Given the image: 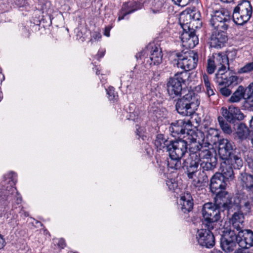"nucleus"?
I'll return each mask as SVG.
<instances>
[{
    "label": "nucleus",
    "mask_w": 253,
    "mask_h": 253,
    "mask_svg": "<svg viewBox=\"0 0 253 253\" xmlns=\"http://www.w3.org/2000/svg\"><path fill=\"white\" fill-rule=\"evenodd\" d=\"M236 133L240 139H245L249 135V129L245 124L241 123L238 126Z\"/></svg>",
    "instance_id": "72a5a7b5"
},
{
    "label": "nucleus",
    "mask_w": 253,
    "mask_h": 253,
    "mask_svg": "<svg viewBox=\"0 0 253 253\" xmlns=\"http://www.w3.org/2000/svg\"><path fill=\"white\" fill-rule=\"evenodd\" d=\"M227 40L226 32L214 31L210 38V45L215 48H221L225 45Z\"/></svg>",
    "instance_id": "6ab92c4d"
},
{
    "label": "nucleus",
    "mask_w": 253,
    "mask_h": 253,
    "mask_svg": "<svg viewBox=\"0 0 253 253\" xmlns=\"http://www.w3.org/2000/svg\"><path fill=\"white\" fill-rule=\"evenodd\" d=\"M244 103V107L245 109L253 110V97L249 98L245 97Z\"/></svg>",
    "instance_id": "09e8293b"
},
{
    "label": "nucleus",
    "mask_w": 253,
    "mask_h": 253,
    "mask_svg": "<svg viewBox=\"0 0 253 253\" xmlns=\"http://www.w3.org/2000/svg\"><path fill=\"white\" fill-rule=\"evenodd\" d=\"M244 216L243 213L240 212H235L231 218V222L234 229H236L238 232L242 230L244 228Z\"/></svg>",
    "instance_id": "cd10ccee"
},
{
    "label": "nucleus",
    "mask_w": 253,
    "mask_h": 253,
    "mask_svg": "<svg viewBox=\"0 0 253 253\" xmlns=\"http://www.w3.org/2000/svg\"><path fill=\"white\" fill-rule=\"evenodd\" d=\"M188 11L189 10L186 9L180 14L179 17V23L184 32L187 31L186 28L188 29V31L191 30L190 28V25L192 21L191 18V15L188 13Z\"/></svg>",
    "instance_id": "7c9ffc66"
},
{
    "label": "nucleus",
    "mask_w": 253,
    "mask_h": 253,
    "mask_svg": "<svg viewBox=\"0 0 253 253\" xmlns=\"http://www.w3.org/2000/svg\"><path fill=\"white\" fill-rule=\"evenodd\" d=\"M238 244V237L234 230L225 232L220 239V246L226 253H231L237 247Z\"/></svg>",
    "instance_id": "1a4fd4ad"
},
{
    "label": "nucleus",
    "mask_w": 253,
    "mask_h": 253,
    "mask_svg": "<svg viewBox=\"0 0 253 253\" xmlns=\"http://www.w3.org/2000/svg\"><path fill=\"white\" fill-rule=\"evenodd\" d=\"M250 126L251 127H253V116L252 117V118L250 121Z\"/></svg>",
    "instance_id": "e2e57ef3"
},
{
    "label": "nucleus",
    "mask_w": 253,
    "mask_h": 253,
    "mask_svg": "<svg viewBox=\"0 0 253 253\" xmlns=\"http://www.w3.org/2000/svg\"><path fill=\"white\" fill-rule=\"evenodd\" d=\"M203 80L205 86L211 84L209 77L206 74L203 75Z\"/></svg>",
    "instance_id": "603ef678"
},
{
    "label": "nucleus",
    "mask_w": 253,
    "mask_h": 253,
    "mask_svg": "<svg viewBox=\"0 0 253 253\" xmlns=\"http://www.w3.org/2000/svg\"><path fill=\"white\" fill-rule=\"evenodd\" d=\"M249 167L252 169L253 171V153H250L247 155L246 159Z\"/></svg>",
    "instance_id": "3c124183"
},
{
    "label": "nucleus",
    "mask_w": 253,
    "mask_h": 253,
    "mask_svg": "<svg viewBox=\"0 0 253 253\" xmlns=\"http://www.w3.org/2000/svg\"><path fill=\"white\" fill-rule=\"evenodd\" d=\"M17 175L14 172H10L7 174L8 179V185H7L5 192H3L4 198L7 200L11 195H14V200L17 205H19L22 202V197L17 191L16 188L14 186L16 182Z\"/></svg>",
    "instance_id": "9d476101"
},
{
    "label": "nucleus",
    "mask_w": 253,
    "mask_h": 253,
    "mask_svg": "<svg viewBox=\"0 0 253 253\" xmlns=\"http://www.w3.org/2000/svg\"><path fill=\"white\" fill-rule=\"evenodd\" d=\"M111 29V27H106L105 29L104 35L107 37L110 36V31Z\"/></svg>",
    "instance_id": "bf43d9fd"
},
{
    "label": "nucleus",
    "mask_w": 253,
    "mask_h": 253,
    "mask_svg": "<svg viewBox=\"0 0 253 253\" xmlns=\"http://www.w3.org/2000/svg\"><path fill=\"white\" fill-rule=\"evenodd\" d=\"M222 162L220 163V174L222 177L227 181L232 180L234 178V173L233 167L228 164L225 160H222Z\"/></svg>",
    "instance_id": "b1692460"
},
{
    "label": "nucleus",
    "mask_w": 253,
    "mask_h": 253,
    "mask_svg": "<svg viewBox=\"0 0 253 253\" xmlns=\"http://www.w3.org/2000/svg\"><path fill=\"white\" fill-rule=\"evenodd\" d=\"M224 119L225 118L221 116H219L218 117L217 119L219 125L221 129L224 133L230 134L232 132V128L230 126L227 122V121H225Z\"/></svg>",
    "instance_id": "e433bc0d"
},
{
    "label": "nucleus",
    "mask_w": 253,
    "mask_h": 253,
    "mask_svg": "<svg viewBox=\"0 0 253 253\" xmlns=\"http://www.w3.org/2000/svg\"><path fill=\"white\" fill-rule=\"evenodd\" d=\"M142 7V4L135 1H130L123 4L121 11L119 14L118 20L119 21L125 18V16L135 10L140 9Z\"/></svg>",
    "instance_id": "5701e85b"
},
{
    "label": "nucleus",
    "mask_w": 253,
    "mask_h": 253,
    "mask_svg": "<svg viewBox=\"0 0 253 253\" xmlns=\"http://www.w3.org/2000/svg\"><path fill=\"white\" fill-rule=\"evenodd\" d=\"M180 38L184 45L190 48H194L199 43L198 38L195 35L193 28L191 30L183 32Z\"/></svg>",
    "instance_id": "4be33fe9"
},
{
    "label": "nucleus",
    "mask_w": 253,
    "mask_h": 253,
    "mask_svg": "<svg viewBox=\"0 0 253 253\" xmlns=\"http://www.w3.org/2000/svg\"><path fill=\"white\" fill-rule=\"evenodd\" d=\"M5 245V241L3 237L0 234V249L3 248Z\"/></svg>",
    "instance_id": "6e6d98bb"
},
{
    "label": "nucleus",
    "mask_w": 253,
    "mask_h": 253,
    "mask_svg": "<svg viewBox=\"0 0 253 253\" xmlns=\"http://www.w3.org/2000/svg\"><path fill=\"white\" fill-rule=\"evenodd\" d=\"M186 72H178L167 83V92L170 98L173 99L183 93L182 84L188 78Z\"/></svg>",
    "instance_id": "39448f33"
},
{
    "label": "nucleus",
    "mask_w": 253,
    "mask_h": 253,
    "mask_svg": "<svg viewBox=\"0 0 253 253\" xmlns=\"http://www.w3.org/2000/svg\"><path fill=\"white\" fill-rule=\"evenodd\" d=\"M24 215L25 216H28V214L27 213H26V212H24Z\"/></svg>",
    "instance_id": "338daca9"
},
{
    "label": "nucleus",
    "mask_w": 253,
    "mask_h": 253,
    "mask_svg": "<svg viewBox=\"0 0 253 253\" xmlns=\"http://www.w3.org/2000/svg\"><path fill=\"white\" fill-rule=\"evenodd\" d=\"M186 9L187 10H189L188 13L191 15L192 21H194L199 20L200 19L201 13L199 11L197 10L195 8H193L192 9L190 8H187Z\"/></svg>",
    "instance_id": "37998d69"
},
{
    "label": "nucleus",
    "mask_w": 253,
    "mask_h": 253,
    "mask_svg": "<svg viewBox=\"0 0 253 253\" xmlns=\"http://www.w3.org/2000/svg\"><path fill=\"white\" fill-rule=\"evenodd\" d=\"M214 204L222 212L226 210L229 211L233 206L231 197L229 194L225 191L215 194Z\"/></svg>",
    "instance_id": "4468645a"
},
{
    "label": "nucleus",
    "mask_w": 253,
    "mask_h": 253,
    "mask_svg": "<svg viewBox=\"0 0 253 253\" xmlns=\"http://www.w3.org/2000/svg\"><path fill=\"white\" fill-rule=\"evenodd\" d=\"M221 114L230 123H234L236 121H241L244 118V115L238 107L231 105L228 108H221Z\"/></svg>",
    "instance_id": "ddd939ff"
},
{
    "label": "nucleus",
    "mask_w": 253,
    "mask_h": 253,
    "mask_svg": "<svg viewBox=\"0 0 253 253\" xmlns=\"http://www.w3.org/2000/svg\"><path fill=\"white\" fill-rule=\"evenodd\" d=\"M217 66L219 67L217 73L215 74V82L220 84H236L238 83L239 78L236 76L232 75L229 70V60L225 54L219 53L212 56Z\"/></svg>",
    "instance_id": "f257e3e1"
},
{
    "label": "nucleus",
    "mask_w": 253,
    "mask_h": 253,
    "mask_svg": "<svg viewBox=\"0 0 253 253\" xmlns=\"http://www.w3.org/2000/svg\"><path fill=\"white\" fill-rule=\"evenodd\" d=\"M253 12L252 7L248 0H244L235 7L232 14L233 21L242 25L250 19Z\"/></svg>",
    "instance_id": "0eeeda50"
},
{
    "label": "nucleus",
    "mask_w": 253,
    "mask_h": 253,
    "mask_svg": "<svg viewBox=\"0 0 253 253\" xmlns=\"http://www.w3.org/2000/svg\"><path fill=\"white\" fill-rule=\"evenodd\" d=\"M219 208L216 207L214 204L207 203L204 205L202 214L204 218L203 224L205 227L209 229H213L214 222L218 221L221 217Z\"/></svg>",
    "instance_id": "423d86ee"
},
{
    "label": "nucleus",
    "mask_w": 253,
    "mask_h": 253,
    "mask_svg": "<svg viewBox=\"0 0 253 253\" xmlns=\"http://www.w3.org/2000/svg\"><path fill=\"white\" fill-rule=\"evenodd\" d=\"M172 56L174 57V60L177 61V67L183 69L184 72H187L197 67L198 55L194 51L174 53Z\"/></svg>",
    "instance_id": "20e7f679"
},
{
    "label": "nucleus",
    "mask_w": 253,
    "mask_h": 253,
    "mask_svg": "<svg viewBox=\"0 0 253 253\" xmlns=\"http://www.w3.org/2000/svg\"><path fill=\"white\" fill-rule=\"evenodd\" d=\"M238 245L243 249L253 247V231L250 229L239 231L237 234Z\"/></svg>",
    "instance_id": "dca6fc26"
},
{
    "label": "nucleus",
    "mask_w": 253,
    "mask_h": 253,
    "mask_svg": "<svg viewBox=\"0 0 253 253\" xmlns=\"http://www.w3.org/2000/svg\"><path fill=\"white\" fill-rule=\"evenodd\" d=\"M211 253H223L220 251L215 250L211 252Z\"/></svg>",
    "instance_id": "0e129e2a"
},
{
    "label": "nucleus",
    "mask_w": 253,
    "mask_h": 253,
    "mask_svg": "<svg viewBox=\"0 0 253 253\" xmlns=\"http://www.w3.org/2000/svg\"><path fill=\"white\" fill-rule=\"evenodd\" d=\"M105 51L103 50H99L96 55L97 58L98 59L102 58L104 55Z\"/></svg>",
    "instance_id": "13d9d810"
},
{
    "label": "nucleus",
    "mask_w": 253,
    "mask_h": 253,
    "mask_svg": "<svg viewBox=\"0 0 253 253\" xmlns=\"http://www.w3.org/2000/svg\"><path fill=\"white\" fill-rule=\"evenodd\" d=\"M205 86L206 87L207 94L209 96L212 95L214 94V91H213L211 84L209 85L208 86Z\"/></svg>",
    "instance_id": "864d4df0"
},
{
    "label": "nucleus",
    "mask_w": 253,
    "mask_h": 253,
    "mask_svg": "<svg viewBox=\"0 0 253 253\" xmlns=\"http://www.w3.org/2000/svg\"><path fill=\"white\" fill-rule=\"evenodd\" d=\"M66 244L65 240L63 239H60L59 240L58 242V246L59 247L63 249L65 247Z\"/></svg>",
    "instance_id": "5fc2aeb1"
},
{
    "label": "nucleus",
    "mask_w": 253,
    "mask_h": 253,
    "mask_svg": "<svg viewBox=\"0 0 253 253\" xmlns=\"http://www.w3.org/2000/svg\"><path fill=\"white\" fill-rule=\"evenodd\" d=\"M173 3L178 6L184 7L191 3H197L198 0H171Z\"/></svg>",
    "instance_id": "79ce46f5"
},
{
    "label": "nucleus",
    "mask_w": 253,
    "mask_h": 253,
    "mask_svg": "<svg viewBox=\"0 0 253 253\" xmlns=\"http://www.w3.org/2000/svg\"><path fill=\"white\" fill-rule=\"evenodd\" d=\"M233 143L227 139L223 138L218 142V154L222 160L228 158L233 154Z\"/></svg>",
    "instance_id": "412c9836"
},
{
    "label": "nucleus",
    "mask_w": 253,
    "mask_h": 253,
    "mask_svg": "<svg viewBox=\"0 0 253 253\" xmlns=\"http://www.w3.org/2000/svg\"><path fill=\"white\" fill-rule=\"evenodd\" d=\"M219 85V89L220 93L221 95L225 97H228L231 94L232 91L230 87H232L233 86L236 85V84H218Z\"/></svg>",
    "instance_id": "4c0bfd02"
},
{
    "label": "nucleus",
    "mask_w": 253,
    "mask_h": 253,
    "mask_svg": "<svg viewBox=\"0 0 253 253\" xmlns=\"http://www.w3.org/2000/svg\"><path fill=\"white\" fill-rule=\"evenodd\" d=\"M108 95V97L110 100H116L118 97L117 93L115 91L113 87H109L106 89Z\"/></svg>",
    "instance_id": "a18cd8bd"
},
{
    "label": "nucleus",
    "mask_w": 253,
    "mask_h": 253,
    "mask_svg": "<svg viewBox=\"0 0 253 253\" xmlns=\"http://www.w3.org/2000/svg\"><path fill=\"white\" fill-rule=\"evenodd\" d=\"M183 93L184 94L176 104V109L179 114L183 116H191L193 112L192 108H195L200 105V97L192 90H183Z\"/></svg>",
    "instance_id": "7ed1b4c3"
},
{
    "label": "nucleus",
    "mask_w": 253,
    "mask_h": 253,
    "mask_svg": "<svg viewBox=\"0 0 253 253\" xmlns=\"http://www.w3.org/2000/svg\"><path fill=\"white\" fill-rule=\"evenodd\" d=\"M4 180L2 182V188L0 189V198L2 199H5L6 198H4L3 192H5V188L7 185H8V179L7 177V174L4 176Z\"/></svg>",
    "instance_id": "de8ad7c7"
},
{
    "label": "nucleus",
    "mask_w": 253,
    "mask_h": 253,
    "mask_svg": "<svg viewBox=\"0 0 253 253\" xmlns=\"http://www.w3.org/2000/svg\"><path fill=\"white\" fill-rule=\"evenodd\" d=\"M211 161V159L210 160ZM200 167L202 169V171H207L210 172L211 171H212L216 166V162L215 161L211 162L209 160H203L202 161H200Z\"/></svg>",
    "instance_id": "c9c22d12"
},
{
    "label": "nucleus",
    "mask_w": 253,
    "mask_h": 253,
    "mask_svg": "<svg viewBox=\"0 0 253 253\" xmlns=\"http://www.w3.org/2000/svg\"><path fill=\"white\" fill-rule=\"evenodd\" d=\"M212 229H201L197 232L196 238L199 244L207 248H212L215 244L214 237L211 232Z\"/></svg>",
    "instance_id": "9b49d317"
},
{
    "label": "nucleus",
    "mask_w": 253,
    "mask_h": 253,
    "mask_svg": "<svg viewBox=\"0 0 253 253\" xmlns=\"http://www.w3.org/2000/svg\"><path fill=\"white\" fill-rule=\"evenodd\" d=\"M231 21L229 12L222 9L214 13L210 20V24L215 31L226 32Z\"/></svg>",
    "instance_id": "6e6552de"
},
{
    "label": "nucleus",
    "mask_w": 253,
    "mask_h": 253,
    "mask_svg": "<svg viewBox=\"0 0 253 253\" xmlns=\"http://www.w3.org/2000/svg\"><path fill=\"white\" fill-rule=\"evenodd\" d=\"M253 71V62L246 63L243 67L238 70L239 74L248 73Z\"/></svg>",
    "instance_id": "a19ab883"
},
{
    "label": "nucleus",
    "mask_w": 253,
    "mask_h": 253,
    "mask_svg": "<svg viewBox=\"0 0 253 253\" xmlns=\"http://www.w3.org/2000/svg\"><path fill=\"white\" fill-rule=\"evenodd\" d=\"M14 2L17 4V5H21V4H22L25 0H13Z\"/></svg>",
    "instance_id": "680f3d73"
},
{
    "label": "nucleus",
    "mask_w": 253,
    "mask_h": 253,
    "mask_svg": "<svg viewBox=\"0 0 253 253\" xmlns=\"http://www.w3.org/2000/svg\"><path fill=\"white\" fill-rule=\"evenodd\" d=\"M240 208L242 212L247 213L250 212L251 208V204L248 200H242L239 203Z\"/></svg>",
    "instance_id": "58836bf2"
},
{
    "label": "nucleus",
    "mask_w": 253,
    "mask_h": 253,
    "mask_svg": "<svg viewBox=\"0 0 253 253\" xmlns=\"http://www.w3.org/2000/svg\"><path fill=\"white\" fill-rule=\"evenodd\" d=\"M192 183L196 187H202L208 181V175L206 172L197 170L192 178Z\"/></svg>",
    "instance_id": "393cba45"
},
{
    "label": "nucleus",
    "mask_w": 253,
    "mask_h": 253,
    "mask_svg": "<svg viewBox=\"0 0 253 253\" xmlns=\"http://www.w3.org/2000/svg\"><path fill=\"white\" fill-rule=\"evenodd\" d=\"M198 158H199V162L203 160H209L211 159L212 153L211 151L206 146H203L197 154Z\"/></svg>",
    "instance_id": "f704fd0d"
},
{
    "label": "nucleus",
    "mask_w": 253,
    "mask_h": 253,
    "mask_svg": "<svg viewBox=\"0 0 253 253\" xmlns=\"http://www.w3.org/2000/svg\"><path fill=\"white\" fill-rule=\"evenodd\" d=\"M246 249H239L238 250L235 251L234 253H250L248 251H247Z\"/></svg>",
    "instance_id": "4d7b16f0"
},
{
    "label": "nucleus",
    "mask_w": 253,
    "mask_h": 253,
    "mask_svg": "<svg viewBox=\"0 0 253 253\" xmlns=\"http://www.w3.org/2000/svg\"><path fill=\"white\" fill-rule=\"evenodd\" d=\"M244 92V87L242 85L239 86L229 99V101L231 103H236L239 102L242 98L245 99Z\"/></svg>",
    "instance_id": "2f4dec72"
},
{
    "label": "nucleus",
    "mask_w": 253,
    "mask_h": 253,
    "mask_svg": "<svg viewBox=\"0 0 253 253\" xmlns=\"http://www.w3.org/2000/svg\"><path fill=\"white\" fill-rule=\"evenodd\" d=\"M163 54L161 48L159 45H154L151 47L150 51V59L151 62L150 65H158L162 63Z\"/></svg>",
    "instance_id": "a878e982"
},
{
    "label": "nucleus",
    "mask_w": 253,
    "mask_h": 253,
    "mask_svg": "<svg viewBox=\"0 0 253 253\" xmlns=\"http://www.w3.org/2000/svg\"><path fill=\"white\" fill-rule=\"evenodd\" d=\"M227 181L222 177L219 173L216 172L211 179L210 189L211 192L216 194L225 191Z\"/></svg>",
    "instance_id": "f3484780"
},
{
    "label": "nucleus",
    "mask_w": 253,
    "mask_h": 253,
    "mask_svg": "<svg viewBox=\"0 0 253 253\" xmlns=\"http://www.w3.org/2000/svg\"><path fill=\"white\" fill-rule=\"evenodd\" d=\"M171 141L166 139L163 134H158L155 140L154 144L158 150L168 151V146Z\"/></svg>",
    "instance_id": "c85d7f7f"
},
{
    "label": "nucleus",
    "mask_w": 253,
    "mask_h": 253,
    "mask_svg": "<svg viewBox=\"0 0 253 253\" xmlns=\"http://www.w3.org/2000/svg\"><path fill=\"white\" fill-rule=\"evenodd\" d=\"M191 127L192 125L190 121H185L184 120H179L171 124L169 130L174 137L185 133L187 135L190 131H193L192 130Z\"/></svg>",
    "instance_id": "f8f14e48"
},
{
    "label": "nucleus",
    "mask_w": 253,
    "mask_h": 253,
    "mask_svg": "<svg viewBox=\"0 0 253 253\" xmlns=\"http://www.w3.org/2000/svg\"><path fill=\"white\" fill-rule=\"evenodd\" d=\"M221 1L224 2H230L232 0H220Z\"/></svg>",
    "instance_id": "69168bd1"
},
{
    "label": "nucleus",
    "mask_w": 253,
    "mask_h": 253,
    "mask_svg": "<svg viewBox=\"0 0 253 253\" xmlns=\"http://www.w3.org/2000/svg\"><path fill=\"white\" fill-rule=\"evenodd\" d=\"M168 148L169 158L168 160V167L173 172V170L179 169L182 167L181 159L187 152V142L181 139L171 141Z\"/></svg>",
    "instance_id": "f03ea898"
},
{
    "label": "nucleus",
    "mask_w": 253,
    "mask_h": 253,
    "mask_svg": "<svg viewBox=\"0 0 253 253\" xmlns=\"http://www.w3.org/2000/svg\"><path fill=\"white\" fill-rule=\"evenodd\" d=\"M219 132L217 129L210 128L208 129L207 132V137L208 139H210L211 141L214 138L218 137Z\"/></svg>",
    "instance_id": "c03bdc74"
},
{
    "label": "nucleus",
    "mask_w": 253,
    "mask_h": 253,
    "mask_svg": "<svg viewBox=\"0 0 253 253\" xmlns=\"http://www.w3.org/2000/svg\"><path fill=\"white\" fill-rule=\"evenodd\" d=\"M165 10L164 2L162 0H154L152 2L150 11L153 14H159Z\"/></svg>",
    "instance_id": "473e14b6"
},
{
    "label": "nucleus",
    "mask_w": 253,
    "mask_h": 253,
    "mask_svg": "<svg viewBox=\"0 0 253 253\" xmlns=\"http://www.w3.org/2000/svg\"><path fill=\"white\" fill-rule=\"evenodd\" d=\"M217 67L212 57L208 60L207 70L209 74H212L214 73L216 67Z\"/></svg>",
    "instance_id": "ea45409f"
},
{
    "label": "nucleus",
    "mask_w": 253,
    "mask_h": 253,
    "mask_svg": "<svg viewBox=\"0 0 253 253\" xmlns=\"http://www.w3.org/2000/svg\"><path fill=\"white\" fill-rule=\"evenodd\" d=\"M224 160L234 169H240L243 165V161L240 154H235L233 153L228 158Z\"/></svg>",
    "instance_id": "c756f323"
},
{
    "label": "nucleus",
    "mask_w": 253,
    "mask_h": 253,
    "mask_svg": "<svg viewBox=\"0 0 253 253\" xmlns=\"http://www.w3.org/2000/svg\"><path fill=\"white\" fill-rule=\"evenodd\" d=\"M199 158L195 154H190L182 164V167L186 170L188 178H192L197 172L199 165Z\"/></svg>",
    "instance_id": "2eb2a0df"
},
{
    "label": "nucleus",
    "mask_w": 253,
    "mask_h": 253,
    "mask_svg": "<svg viewBox=\"0 0 253 253\" xmlns=\"http://www.w3.org/2000/svg\"><path fill=\"white\" fill-rule=\"evenodd\" d=\"M166 184L169 190L174 191L177 188L178 184L174 179H168L166 181Z\"/></svg>",
    "instance_id": "49530a36"
},
{
    "label": "nucleus",
    "mask_w": 253,
    "mask_h": 253,
    "mask_svg": "<svg viewBox=\"0 0 253 253\" xmlns=\"http://www.w3.org/2000/svg\"><path fill=\"white\" fill-rule=\"evenodd\" d=\"M154 114L155 115V116H156V118H160L161 117V113H160V111L159 110H155L154 111V112H153Z\"/></svg>",
    "instance_id": "052dcab7"
},
{
    "label": "nucleus",
    "mask_w": 253,
    "mask_h": 253,
    "mask_svg": "<svg viewBox=\"0 0 253 253\" xmlns=\"http://www.w3.org/2000/svg\"><path fill=\"white\" fill-rule=\"evenodd\" d=\"M1 99H2L1 93H0V101H1Z\"/></svg>",
    "instance_id": "774afa93"
},
{
    "label": "nucleus",
    "mask_w": 253,
    "mask_h": 253,
    "mask_svg": "<svg viewBox=\"0 0 253 253\" xmlns=\"http://www.w3.org/2000/svg\"><path fill=\"white\" fill-rule=\"evenodd\" d=\"M253 82L251 83L246 88H244V94L245 97H253Z\"/></svg>",
    "instance_id": "8fccbe9b"
},
{
    "label": "nucleus",
    "mask_w": 253,
    "mask_h": 253,
    "mask_svg": "<svg viewBox=\"0 0 253 253\" xmlns=\"http://www.w3.org/2000/svg\"><path fill=\"white\" fill-rule=\"evenodd\" d=\"M238 179L242 188L248 192L253 202V175L244 172L240 174Z\"/></svg>",
    "instance_id": "a211bd4d"
},
{
    "label": "nucleus",
    "mask_w": 253,
    "mask_h": 253,
    "mask_svg": "<svg viewBox=\"0 0 253 253\" xmlns=\"http://www.w3.org/2000/svg\"><path fill=\"white\" fill-rule=\"evenodd\" d=\"M185 137H186L185 141L187 142V146L189 145L190 154H194L196 155V157H198L197 154L203 145L197 141L198 137L197 133L194 130L190 131Z\"/></svg>",
    "instance_id": "aec40b11"
},
{
    "label": "nucleus",
    "mask_w": 253,
    "mask_h": 253,
    "mask_svg": "<svg viewBox=\"0 0 253 253\" xmlns=\"http://www.w3.org/2000/svg\"><path fill=\"white\" fill-rule=\"evenodd\" d=\"M179 203L181 205V211L184 213L190 211L193 209L192 199L189 193L182 196L179 200Z\"/></svg>",
    "instance_id": "bb28decb"
}]
</instances>
